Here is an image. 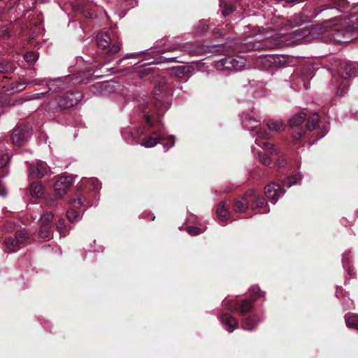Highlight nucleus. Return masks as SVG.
Here are the masks:
<instances>
[{"instance_id":"nucleus-1","label":"nucleus","mask_w":358,"mask_h":358,"mask_svg":"<svg viewBox=\"0 0 358 358\" xmlns=\"http://www.w3.org/2000/svg\"><path fill=\"white\" fill-rule=\"evenodd\" d=\"M153 100L148 102L142 108L146 124L150 127H156L157 130L145 136L141 143L146 148H152L158 143L163 144L164 148L169 150L175 144L173 136H164L160 131L162 121L164 115L170 106V98L167 91L166 82L164 78L155 81L152 90Z\"/></svg>"},{"instance_id":"nucleus-2","label":"nucleus","mask_w":358,"mask_h":358,"mask_svg":"<svg viewBox=\"0 0 358 358\" xmlns=\"http://www.w3.org/2000/svg\"><path fill=\"white\" fill-rule=\"evenodd\" d=\"M320 117L318 113H313L307 115L303 112L294 115L289 120V124L292 128L295 127L292 133L294 144L303 146L306 143L310 133L316 128Z\"/></svg>"},{"instance_id":"nucleus-3","label":"nucleus","mask_w":358,"mask_h":358,"mask_svg":"<svg viewBox=\"0 0 358 358\" xmlns=\"http://www.w3.org/2000/svg\"><path fill=\"white\" fill-rule=\"evenodd\" d=\"M79 91H67L51 99L47 105V110L53 113L63 112L76 106L83 99Z\"/></svg>"},{"instance_id":"nucleus-4","label":"nucleus","mask_w":358,"mask_h":358,"mask_svg":"<svg viewBox=\"0 0 358 358\" xmlns=\"http://www.w3.org/2000/svg\"><path fill=\"white\" fill-rule=\"evenodd\" d=\"M336 73H333V77L338 83L336 94L339 96H343L348 91L350 85V78L355 76L357 73V67L355 64L351 62H340L336 69Z\"/></svg>"},{"instance_id":"nucleus-5","label":"nucleus","mask_w":358,"mask_h":358,"mask_svg":"<svg viewBox=\"0 0 358 358\" xmlns=\"http://www.w3.org/2000/svg\"><path fill=\"white\" fill-rule=\"evenodd\" d=\"M84 183L81 182L77 186L74 196L70 199V208L66 212V217L71 223L77 222L79 213L77 208H86L90 205V201L87 198V189H83Z\"/></svg>"},{"instance_id":"nucleus-6","label":"nucleus","mask_w":358,"mask_h":358,"mask_svg":"<svg viewBox=\"0 0 358 358\" xmlns=\"http://www.w3.org/2000/svg\"><path fill=\"white\" fill-rule=\"evenodd\" d=\"M355 17L352 16L345 25L334 28L333 31H335L334 36L336 40L341 41V36L345 41L352 39L356 31L358 30V15L355 19H354Z\"/></svg>"},{"instance_id":"nucleus-7","label":"nucleus","mask_w":358,"mask_h":358,"mask_svg":"<svg viewBox=\"0 0 358 358\" xmlns=\"http://www.w3.org/2000/svg\"><path fill=\"white\" fill-rule=\"evenodd\" d=\"M32 129L29 124H17L12 131L10 141L17 147L23 146L31 136Z\"/></svg>"},{"instance_id":"nucleus-8","label":"nucleus","mask_w":358,"mask_h":358,"mask_svg":"<svg viewBox=\"0 0 358 358\" xmlns=\"http://www.w3.org/2000/svg\"><path fill=\"white\" fill-rule=\"evenodd\" d=\"M53 214L52 212H46L43 214L38 221L39 230L38 235L40 238L50 240L52 238V224Z\"/></svg>"},{"instance_id":"nucleus-9","label":"nucleus","mask_w":358,"mask_h":358,"mask_svg":"<svg viewBox=\"0 0 358 358\" xmlns=\"http://www.w3.org/2000/svg\"><path fill=\"white\" fill-rule=\"evenodd\" d=\"M29 238L28 234L25 229L15 232L13 236H8L4 239V243L10 252L18 250L20 245L24 243Z\"/></svg>"},{"instance_id":"nucleus-10","label":"nucleus","mask_w":358,"mask_h":358,"mask_svg":"<svg viewBox=\"0 0 358 358\" xmlns=\"http://www.w3.org/2000/svg\"><path fill=\"white\" fill-rule=\"evenodd\" d=\"M73 183L71 176L63 175L57 178L54 185L56 196L59 199L64 196Z\"/></svg>"},{"instance_id":"nucleus-11","label":"nucleus","mask_w":358,"mask_h":358,"mask_svg":"<svg viewBox=\"0 0 358 358\" xmlns=\"http://www.w3.org/2000/svg\"><path fill=\"white\" fill-rule=\"evenodd\" d=\"M49 171V167L43 161H38L29 166V176L31 178H42L48 174Z\"/></svg>"},{"instance_id":"nucleus-12","label":"nucleus","mask_w":358,"mask_h":358,"mask_svg":"<svg viewBox=\"0 0 358 358\" xmlns=\"http://www.w3.org/2000/svg\"><path fill=\"white\" fill-rule=\"evenodd\" d=\"M285 192V189L276 182H271L265 187V194L273 203H275L279 196L284 194Z\"/></svg>"},{"instance_id":"nucleus-13","label":"nucleus","mask_w":358,"mask_h":358,"mask_svg":"<svg viewBox=\"0 0 358 358\" xmlns=\"http://www.w3.org/2000/svg\"><path fill=\"white\" fill-rule=\"evenodd\" d=\"M248 191L234 199L232 208L236 213H244L250 206Z\"/></svg>"},{"instance_id":"nucleus-14","label":"nucleus","mask_w":358,"mask_h":358,"mask_svg":"<svg viewBox=\"0 0 358 358\" xmlns=\"http://www.w3.org/2000/svg\"><path fill=\"white\" fill-rule=\"evenodd\" d=\"M219 319L221 322L226 327V329L230 333L233 332V331L237 329L238 327L239 322L238 319L229 313H222L219 316Z\"/></svg>"},{"instance_id":"nucleus-15","label":"nucleus","mask_w":358,"mask_h":358,"mask_svg":"<svg viewBox=\"0 0 358 358\" xmlns=\"http://www.w3.org/2000/svg\"><path fill=\"white\" fill-rule=\"evenodd\" d=\"M222 66L229 70H241L245 66L242 58L225 57L222 59Z\"/></svg>"},{"instance_id":"nucleus-16","label":"nucleus","mask_w":358,"mask_h":358,"mask_svg":"<svg viewBox=\"0 0 358 358\" xmlns=\"http://www.w3.org/2000/svg\"><path fill=\"white\" fill-rule=\"evenodd\" d=\"M3 22V20L0 16V39L6 41L10 39L15 34V29L13 22H10L9 24L6 25H3L2 24Z\"/></svg>"},{"instance_id":"nucleus-17","label":"nucleus","mask_w":358,"mask_h":358,"mask_svg":"<svg viewBox=\"0 0 358 358\" xmlns=\"http://www.w3.org/2000/svg\"><path fill=\"white\" fill-rule=\"evenodd\" d=\"M259 322V316L257 314H252L241 320V327L245 330L253 331Z\"/></svg>"},{"instance_id":"nucleus-18","label":"nucleus","mask_w":358,"mask_h":358,"mask_svg":"<svg viewBox=\"0 0 358 358\" xmlns=\"http://www.w3.org/2000/svg\"><path fill=\"white\" fill-rule=\"evenodd\" d=\"M248 194L250 197V206L252 210H254L257 208H262L266 203V199L262 196L257 194L253 190H249Z\"/></svg>"},{"instance_id":"nucleus-19","label":"nucleus","mask_w":358,"mask_h":358,"mask_svg":"<svg viewBox=\"0 0 358 358\" xmlns=\"http://www.w3.org/2000/svg\"><path fill=\"white\" fill-rule=\"evenodd\" d=\"M11 155L7 152H0V177L7 176L9 171V163Z\"/></svg>"},{"instance_id":"nucleus-20","label":"nucleus","mask_w":358,"mask_h":358,"mask_svg":"<svg viewBox=\"0 0 358 358\" xmlns=\"http://www.w3.org/2000/svg\"><path fill=\"white\" fill-rule=\"evenodd\" d=\"M151 63H146L141 65L143 67L142 69L139 70L138 73V76L141 79L150 80L155 78V76L157 75L156 69L150 66Z\"/></svg>"},{"instance_id":"nucleus-21","label":"nucleus","mask_w":358,"mask_h":358,"mask_svg":"<svg viewBox=\"0 0 358 358\" xmlns=\"http://www.w3.org/2000/svg\"><path fill=\"white\" fill-rule=\"evenodd\" d=\"M112 42L110 35L106 32L99 33L96 36V44L100 49H106Z\"/></svg>"},{"instance_id":"nucleus-22","label":"nucleus","mask_w":358,"mask_h":358,"mask_svg":"<svg viewBox=\"0 0 358 358\" xmlns=\"http://www.w3.org/2000/svg\"><path fill=\"white\" fill-rule=\"evenodd\" d=\"M16 69V66L13 61L3 59L0 62V74L10 75Z\"/></svg>"},{"instance_id":"nucleus-23","label":"nucleus","mask_w":358,"mask_h":358,"mask_svg":"<svg viewBox=\"0 0 358 358\" xmlns=\"http://www.w3.org/2000/svg\"><path fill=\"white\" fill-rule=\"evenodd\" d=\"M216 213L219 220L222 222L227 220L230 213L229 210L226 206V203L224 201H221L218 203Z\"/></svg>"},{"instance_id":"nucleus-24","label":"nucleus","mask_w":358,"mask_h":358,"mask_svg":"<svg viewBox=\"0 0 358 358\" xmlns=\"http://www.w3.org/2000/svg\"><path fill=\"white\" fill-rule=\"evenodd\" d=\"M254 307V303L249 299H244L238 303V310L240 315L243 316L250 312Z\"/></svg>"},{"instance_id":"nucleus-25","label":"nucleus","mask_w":358,"mask_h":358,"mask_svg":"<svg viewBox=\"0 0 358 358\" xmlns=\"http://www.w3.org/2000/svg\"><path fill=\"white\" fill-rule=\"evenodd\" d=\"M266 126L270 131L280 132L284 130L285 124L279 120H269L266 122Z\"/></svg>"},{"instance_id":"nucleus-26","label":"nucleus","mask_w":358,"mask_h":358,"mask_svg":"<svg viewBox=\"0 0 358 358\" xmlns=\"http://www.w3.org/2000/svg\"><path fill=\"white\" fill-rule=\"evenodd\" d=\"M29 191L33 196L41 197L43 194V186L40 182H33L30 185Z\"/></svg>"},{"instance_id":"nucleus-27","label":"nucleus","mask_w":358,"mask_h":358,"mask_svg":"<svg viewBox=\"0 0 358 358\" xmlns=\"http://www.w3.org/2000/svg\"><path fill=\"white\" fill-rule=\"evenodd\" d=\"M220 6L222 8V14L224 17L232 13L236 10V6L232 5L231 3H227L226 0H220Z\"/></svg>"},{"instance_id":"nucleus-28","label":"nucleus","mask_w":358,"mask_h":358,"mask_svg":"<svg viewBox=\"0 0 358 358\" xmlns=\"http://www.w3.org/2000/svg\"><path fill=\"white\" fill-rule=\"evenodd\" d=\"M192 67L190 66H180L173 69V72L176 76L182 78L187 76L191 72Z\"/></svg>"},{"instance_id":"nucleus-29","label":"nucleus","mask_w":358,"mask_h":358,"mask_svg":"<svg viewBox=\"0 0 358 358\" xmlns=\"http://www.w3.org/2000/svg\"><path fill=\"white\" fill-rule=\"evenodd\" d=\"M238 301L224 299L222 301V306L230 311L238 312Z\"/></svg>"},{"instance_id":"nucleus-30","label":"nucleus","mask_w":358,"mask_h":358,"mask_svg":"<svg viewBox=\"0 0 358 358\" xmlns=\"http://www.w3.org/2000/svg\"><path fill=\"white\" fill-rule=\"evenodd\" d=\"M345 320L347 327L358 329V315H346L345 316Z\"/></svg>"},{"instance_id":"nucleus-31","label":"nucleus","mask_w":358,"mask_h":358,"mask_svg":"<svg viewBox=\"0 0 358 358\" xmlns=\"http://www.w3.org/2000/svg\"><path fill=\"white\" fill-rule=\"evenodd\" d=\"M250 298L249 299H250L253 303L263 296V294L258 286L251 287L250 289Z\"/></svg>"},{"instance_id":"nucleus-32","label":"nucleus","mask_w":358,"mask_h":358,"mask_svg":"<svg viewBox=\"0 0 358 358\" xmlns=\"http://www.w3.org/2000/svg\"><path fill=\"white\" fill-rule=\"evenodd\" d=\"M24 60L29 64H34L38 59V54L36 52H27L24 55Z\"/></svg>"},{"instance_id":"nucleus-33","label":"nucleus","mask_w":358,"mask_h":358,"mask_svg":"<svg viewBox=\"0 0 358 358\" xmlns=\"http://www.w3.org/2000/svg\"><path fill=\"white\" fill-rule=\"evenodd\" d=\"M57 230L59 231L60 236H65L66 234V221L64 218H59L55 223Z\"/></svg>"},{"instance_id":"nucleus-34","label":"nucleus","mask_w":358,"mask_h":358,"mask_svg":"<svg viewBox=\"0 0 358 358\" xmlns=\"http://www.w3.org/2000/svg\"><path fill=\"white\" fill-rule=\"evenodd\" d=\"M48 92H57L62 90V83L59 80L52 81L48 84Z\"/></svg>"},{"instance_id":"nucleus-35","label":"nucleus","mask_w":358,"mask_h":358,"mask_svg":"<svg viewBox=\"0 0 358 358\" xmlns=\"http://www.w3.org/2000/svg\"><path fill=\"white\" fill-rule=\"evenodd\" d=\"M310 33V29L306 28L299 29L294 31V34L299 37V39L308 38Z\"/></svg>"},{"instance_id":"nucleus-36","label":"nucleus","mask_w":358,"mask_h":358,"mask_svg":"<svg viewBox=\"0 0 358 358\" xmlns=\"http://www.w3.org/2000/svg\"><path fill=\"white\" fill-rule=\"evenodd\" d=\"M121 49V43L116 41H115L112 46L110 48L108 54L110 55H113L117 54Z\"/></svg>"},{"instance_id":"nucleus-37","label":"nucleus","mask_w":358,"mask_h":358,"mask_svg":"<svg viewBox=\"0 0 358 358\" xmlns=\"http://www.w3.org/2000/svg\"><path fill=\"white\" fill-rule=\"evenodd\" d=\"M257 135L262 139H270L271 138V134L270 131H267L266 130L259 128L256 131Z\"/></svg>"},{"instance_id":"nucleus-38","label":"nucleus","mask_w":358,"mask_h":358,"mask_svg":"<svg viewBox=\"0 0 358 358\" xmlns=\"http://www.w3.org/2000/svg\"><path fill=\"white\" fill-rule=\"evenodd\" d=\"M263 148L267 150L272 155H277L279 152L275 145L267 142L263 143Z\"/></svg>"},{"instance_id":"nucleus-39","label":"nucleus","mask_w":358,"mask_h":358,"mask_svg":"<svg viewBox=\"0 0 358 358\" xmlns=\"http://www.w3.org/2000/svg\"><path fill=\"white\" fill-rule=\"evenodd\" d=\"M88 183L90 185L89 190H92L95 192H98L101 188V185L99 184V181L96 180H91L90 181H88Z\"/></svg>"},{"instance_id":"nucleus-40","label":"nucleus","mask_w":358,"mask_h":358,"mask_svg":"<svg viewBox=\"0 0 358 358\" xmlns=\"http://www.w3.org/2000/svg\"><path fill=\"white\" fill-rule=\"evenodd\" d=\"M13 86L11 87V90L13 92H18L22 91L25 87L26 85L24 83L17 82L15 83L12 84Z\"/></svg>"},{"instance_id":"nucleus-41","label":"nucleus","mask_w":358,"mask_h":358,"mask_svg":"<svg viewBox=\"0 0 358 358\" xmlns=\"http://www.w3.org/2000/svg\"><path fill=\"white\" fill-rule=\"evenodd\" d=\"M280 45V42L276 38H272L266 41H265L264 46L268 47V48H271L272 45Z\"/></svg>"},{"instance_id":"nucleus-42","label":"nucleus","mask_w":358,"mask_h":358,"mask_svg":"<svg viewBox=\"0 0 358 358\" xmlns=\"http://www.w3.org/2000/svg\"><path fill=\"white\" fill-rule=\"evenodd\" d=\"M296 176H291L287 178L286 180L284 181V185L287 187H289L292 185H294L296 183Z\"/></svg>"},{"instance_id":"nucleus-43","label":"nucleus","mask_w":358,"mask_h":358,"mask_svg":"<svg viewBox=\"0 0 358 358\" xmlns=\"http://www.w3.org/2000/svg\"><path fill=\"white\" fill-rule=\"evenodd\" d=\"M187 231L192 236H196L201 233V229L196 227H189Z\"/></svg>"},{"instance_id":"nucleus-44","label":"nucleus","mask_w":358,"mask_h":358,"mask_svg":"<svg viewBox=\"0 0 358 358\" xmlns=\"http://www.w3.org/2000/svg\"><path fill=\"white\" fill-rule=\"evenodd\" d=\"M176 60V58L175 57H170V58H165L162 56H160L159 58H157L156 59V61L155 62V63L157 64H159V63H162V62H175Z\"/></svg>"},{"instance_id":"nucleus-45","label":"nucleus","mask_w":358,"mask_h":358,"mask_svg":"<svg viewBox=\"0 0 358 358\" xmlns=\"http://www.w3.org/2000/svg\"><path fill=\"white\" fill-rule=\"evenodd\" d=\"M260 161L264 165H269L271 163V159L267 155L261 156Z\"/></svg>"},{"instance_id":"nucleus-46","label":"nucleus","mask_w":358,"mask_h":358,"mask_svg":"<svg viewBox=\"0 0 358 358\" xmlns=\"http://www.w3.org/2000/svg\"><path fill=\"white\" fill-rule=\"evenodd\" d=\"M327 133V128L324 126L317 134L316 140L320 139L324 137Z\"/></svg>"},{"instance_id":"nucleus-47","label":"nucleus","mask_w":358,"mask_h":358,"mask_svg":"<svg viewBox=\"0 0 358 358\" xmlns=\"http://www.w3.org/2000/svg\"><path fill=\"white\" fill-rule=\"evenodd\" d=\"M178 49H179V47L177 46V45L171 46V47H169L166 49H161V50H158V52L159 53H164V52H166L167 51H173V50H178Z\"/></svg>"},{"instance_id":"nucleus-48","label":"nucleus","mask_w":358,"mask_h":358,"mask_svg":"<svg viewBox=\"0 0 358 358\" xmlns=\"http://www.w3.org/2000/svg\"><path fill=\"white\" fill-rule=\"evenodd\" d=\"M333 3L338 7H344L346 0H333Z\"/></svg>"},{"instance_id":"nucleus-49","label":"nucleus","mask_w":358,"mask_h":358,"mask_svg":"<svg viewBox=\"0 0 358 358\" xmlns=\"http://www.w3.org/2000/svg\"><path fill=\"white\" fill-rule=\"evenodd\" d=\"M84 15L88 18H94L96 16L94 12L92 10L85 11Z\"/></svg>"},{"instance_id":"nucleus-50","label":"nucleus","mask_w":358,"mask_h":358,"mask_svg":"<svg viewBox=\"0 0 358 358\" xmlns=\"http://www.w3.org/2000/svg\"><path fill=\"white\" fill-rule=\"evenodd\" d=\"M43 82V80H38V79H36L32 81V83L34 84V85H40L42 84V83Z\"/></svg>"},{"instance_id":"nucleus-51","label":"nucleus","mask_w":358,"mask_h":358,"mask_svg":"<svg viewBox=\"0 0 358 358\" xmlns=\"http://www.w3.org/2000/svg\"><path fill=\"white\" fill-rule=\"evenodd\" d=\"M101 86L104 88L110 87V82L103 83H102Z\"/></svg>"},{"instance_id":"nucleus-52","label":"nucleus","mask_w":358,"mask_h":358,"mask_svg":"<svg viewBox=\"0 0 358 358\" xmlns=\"http://www.w3.org/2000/svg\"><path fill=\"white\" fill-rule=\"evenodd\" d=\"M208 30V26L203 25L201 31H207Z\"/></svg>"},{"instance_id":"nucleus-53","label":"nucleus","mask_w":358,"mask_h":358,"mask_svg":"<svg viewBox=\"0 0 358 358\" xmlns=\"http://www.w3.org/2000/svg\"><path fill=\"white\" fill-rule=\"evenodd\" d=\"M287 2H300L303 1L304 0H286Z\"/></svg>"},{"instance_id":"nucleus-54","label":"nucleus","mask_w":358,"mask_h":358,"mask_svg":"<svg viewBox=\"0 0 358 358\" xmlns=\"http://www.w3.org/2000/svg\"><path fill=\"white\" fill-rule=\"evenodd\" d=\"M48 92H44V93L37 94V95H38V96H37V97H38V98H41V97H42V96H44V95H45L46 93H48Z\"/></svg>"},{"instance_id":"nucleus-55","label":"nucleus","mask_w":358,"mask_h":358,"mask_svg":"<svg viewBox=\"0 0 358 358\" xmlns=\"http://www.w3.org/2000/svg\"><path fill=\"white\" fill-rule=\"evenodd\" d=\"M213 33H215V34L219 33V29H217L215 28V29H213Z\"/></svg>"},{"instance_id":"nucleus-56","label":"nucleus","mask_w":358,"mask_h":358,"mask_svg":"<svg viewBox=\"0 0 358 358\" xmlns=\"http://www.w3.org/2000/svg\"><path fill=\"white\" fill-rule=\"evenodd\" d=\"M255 142H256V144H257V145H260V144L258 143V140H256V141H255Z\"/></svg>"},{"instance_id":"nucleus-57","label":"nucleus","mask_w":358,"mask_h":358,"mask_svg":"<svg viewBox=\"0 0 358 358\" xmlns=\"http://www.w3.org/2000/svg\"><path fill=\"white\" fill-rule=\"evenodd\" d=\"M200 52H201V51H200V50H199V51H196V53L197 54V53H199Z\"/></svg>"}]
</instances>
